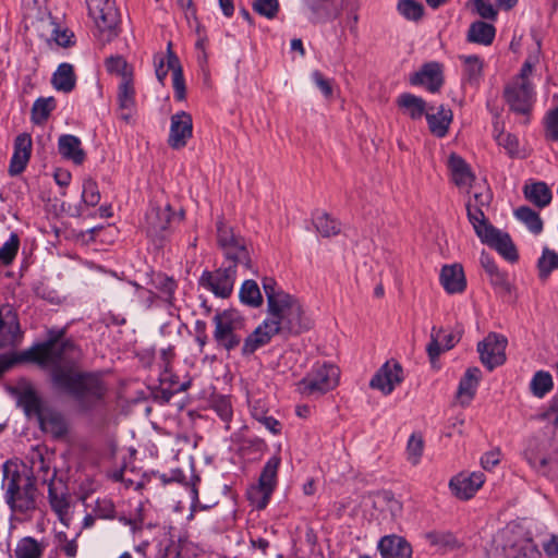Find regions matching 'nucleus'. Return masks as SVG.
<instances>
[{"mask_svg":"<svg viewBox=\"0 0 558 558\" xmlns=\"http://www.w3.org/2000/svg\"><path fill=\"white\" fill-rule=\"evenodd\" d=\"M315 227L325 238L337 235L340 232V223L325 213L315 218Z\"/></svg>","mask_w":558,"mask_h":558,"instance_id":"49530a36","label":"nucleus"},{"mask_svg":"<svg viewBox=\"0 0 558 558\" xmlns=\"http://www.w3.org/2000/svg\"><path fill=\"white\" fill-rule=\"evenodd\" d=\"M213 322L215 324L214 339L217 344L227 351H231L241 343L239 330L242 329V318L232 311L217 313Z\"/></svg>","mask_w":558,"mask_h":558,"instance_id":"6e6552de","label":"nucleus"},{"mask_svg":"<svg viewBox=\"0 0 558 558\" xmlns=\"http://www.w3.org/2000/svg\"><path fill=\"white\" fill-rule=\"evenodd\" d=\"M412 85H423L430 93H436L442 85V70L439 63L429 62L422 66V69L410 76Z\"/></svg>","mask_w":558,"mask_h":558,"instance_id":"aec40b11","label":"nucleus"},{"mask_svg":"<svg viewBox=\"0 0 558 558\" xmlns=\"http://www.w3.org/2000/svg\"><path fill=\"white\" fill-rule=\"evenodd\" d=\"M525 457L529 463L538 472L543 474H548L549 472L558 473V444L553 445L548 453L527 449Z\"/></svg>","mask_w":558,"mask_h":558,"instance_id":"b1692460","label":"nucleus"},{"mask_svg":"<svg viewBox=\"0 0 558 558\" xmlns=\"http://www.w3.org/2000/svg\"><path fill=\"white\" fill-rule=\"evenodd\" d=\"M403 380V371L398 362H386L373 376L369 386L385 395L393 391Z\"/></svg>","mask_w":558,"mask_h":558,"instance_id":"2eb2a0df","label":"nucleus"},{"mask_svg":"<svg viewBox=\"0 0 558 558\" xmlns=\"http://www.w3.org/2000/svg\"><path fill=\"white\" fill-rule=\"evenodd\" d=\"M546 132L549 140H558V107L550 110L546 117Z\"/></svg>","mask_w":558,"mask_h":558,"instance_id":"69168bd1","label":"nucleus"},{"mask_svg":"<svg viewBox=\"0 0 558 558\" xmlns=\"http://www.w3.org/2000/svg\"><path fill=\"white\" fill-rule=\"evenodd\" d=\"M280 463V457L272 456L263 468L258 485L248 492L250 499L257 509H264L268 505L271 494L277 485V473Z\"/></svg>","mask_w":558,"mask_h":558,"instance_id":"1a4fd4ad","label":"nucleus"},{"mask_svg":"<svg viewBox=\"0 0 558 558\" xmlns=\"http://www.w3.org/2000/svg\"><path fill=\"white\" fill-rule=\"evenodd\" d=\"M466 211L469 221L483 243L495 248L509 262H515L518 259V253L510 236L488 222L482 207L473 205L472 201H469Z\"/></svg>","mask_w":558,"mask_h":558,"instance_id":"20e7f679","label":"nucleus"},{"mask_svg":"<svg viewBox=\"0 0 558 558\" xmlns=\"http://www.w3.org/2000/svg\"><path fill=\"white\" fill-rule=\"evenodd\" d=\"M193 135L192 116L180 111L171 117L168 144L173 149H181L186 146Z\"/></svg>","mask_w":558,"mask_h":558,"instance_id":"dca6fc26","label":"nucleus"},{"mask_svg":"<svg viewBox=\"0 0 558 558\" xmlns=\"http://www.w3.org/2000/svg\"><path fill=\"white\" fill-rule=\"evenodd\" d=\"M426 538L430 545L444 551L454 549L459 546L458 539L450 532H429L426 534Z\"/></svg>","mask_w":558,"mask_h":558,"instance_id":"37998d69","label":"nucleus"},{"mask_svg":"<svg viewBox=\"0 0 558 558\" xmlns=\"http://www.w3.org/2000/svg\"><path fill=\"white\" fill-rule=\"evenodd\" d=\"M213 408L222 421L228 422L232 417V405L228 398L219 397L214 400Z\"/></svg>","mask_w":558,"mask_h":558,"instance_id":"052dcab7","label":"nucleus"},{"mask_svg":"<svg viewBox=\"0 0 558 558\" xmlns=\"http://www.w3.org/2000/svg\"><path fill=\"white\" fill-rule=\"evenodd\" d=\"M54 108L56 100L53 97L38 98L32 107V121L35 124L44 123Z\"/></svg>","mask_w":558,"mask_h":558,"instance_id":"a19ab883","label":"nucleus"},{"mask_svg":"<svg viewBox=\"0 0 558 558\" xmlns=\"http://www.w3.org/2000/svg\"><path fill=\"white\" fill-rule=\"evenodd\" d=\"M397 105L404 114L409 116L413 120H418L423 116L426 117V113L428 112L425 100L410 93L399 95L397 98Z\"/></svg>","mask_w":558,"mask_h":558,"instance_id":"c756f323","label":"nucleus"},{"mask_svg":"<svg viewBox=\"0 0 558 558\" xmlns=\"http://www.w3.org/2000/svg\"><path fill=\"white\" fill-rule=\"evenodd\" d=\"M120 118L129 122L135 110V89L131 75H124L118 87Z\"/></svg>","mask_w":558,"mask_h":558,"instance_id":"4be33fe9","label":"nucleus"},{"mask_svg":"<svg viewBox=\"0 0 558 558\" xmlns=\"http://www.w3.org/2000/svg\"><path fill=\"white\" fill-rule=\"evenodd\" d=\"M52 86L63 93H70L74 89L76 84V76L74 68L70 63H61L51 78Z\"/></svg>","mask_w":558,"mask_h":558,"instance_id":"2f4dec72","label":"nucleus"},{"mask_svg":"<svg viewBox=\"0 0 558 558\" xmlns=\"http://www.w3.org/2000/svg\"><path fill=\"white\" fill-rule=\"evenodd\" d=\"M32 153V137L28 133L19 134L14 141V151L9 166L10 175L14 177L24 171Z\"/></svg>","mask_w":558,"mask_h":558,"instance_id":"6ab92c4d","label":"nucleus"},{"mask_svg":"<svg viewBox=\"0 0 558 558\" xmlns=\"http://www.w3.org/2000/svg\"><path fill=\"white\" fill-rule=\"evenodd\" d=\"M20 247V239L16 233H11L9 240L0 247V262L9 265L15 258Z\"/></svg>","mask_w":558,"mask_h":558,"instance_id":"603ef678","label":"nucleus"},{"mask_svg":"<svg viewBox=\"0 0 558 558\" xmlns=\"http://www.w3.org/2000/svg\"><path fill=\"white\" fill-rule=\"evenodd\" d=\"M17 402L28 416L35 415L38 418L46 410V408L43 407L40 397L32 388L24 389L20 393Z\"/></svg>","mask_w":558,"mask_h":558,"instance_id":"c9c22d12","label":"nucleus"},{"mask_svg":"<svg viewBox=\"0 0 558 558\" xmlns=\"http://www.w3.org/2000/svg\"><path fill=\"white\" fill-rule=\"evenodd\" d=\"M558 268V253L545 248L538 260L539 277L546 279L551 270Z\"/></svg>","mask_w":558,"mask_h":558,"instance_id":"3c124183","label":"nucleus"},{"mask_svg":"<svg viewBox=\"0 0 558 558\" xmlns=\"http://www.w3.org/2000/svg\"><path fill=\"white\" fill-rule=\"evenodd\" d=\"M217 239L226 258L230 262V265L234 266V269L239 265L246 269L251 268V258L245 240L235 234L223 221L217 223Z\"/></svg>","mask_w":558,"mask_h":558,"instance_id":"0eeeda50","label":"nucleus"},{"mask_svg":"<svg viewBox=\"0 0 558 558\" xmlns=\"http://www.w3.org/2000/svg\"><path fill=\"white\" fill-rule=\"evenodd\" d=\"M49 26L52 28L51 37L58 46L66 48L73 45V32L66 28L61 29L53 21H49Z\"/></svg>","mask_w":558,"mask_h":558,"instance_id":"4d7b16f0","label":"nucleus"},{"mask_svg":"<svg viewBox=\"0 0 558 558\" xmlns=\"http://www.w3.org/2000/svg\"><path fill=\"white\" fill-rule=\"evenodd\" d=\"M449 168L452 180L459 187L470 186L474 181L473 173L460 156L452 154L449 157Z\"/></svg>","mask_w":558,"mask_h":558,"instance_id":"72a5a7b5","label":"nucleus"},{"mask_svg":"<svg viewBox=\"0 0 558 558\" xmlns=\"http://www.w3.org/2000/svg\"><path fill=\"white\" fill-rule=\"evenodd\" d=\"M39 426L45 433L51 434L59 438L66 434L68 424L62 413L46 409L38 417Z\"/></svg>","mask_w":558,"mask_h":558,"instance_id":"cd10ccee","label":"nucleus"},{"mask_svg":"<svg viewBox=\"0 0 558 558\" xmlns=\"http://www.w3.org/2000/svg\"><path fill=\"white\" fill-rule=\"evenodd\" d=\"M312 80L313 82L315 83V85L317 86V88H319V90L323 93V95L326 97V98H329L332 96V85H331V81L326 78L322 72L319 71H313L312 73Z\"/></svg>","mask_w":558,"mask_h":558,"instance_id":"0e129e2a","label":"nucleus"},{"mask_svg":"<svg viewBox=\"0 0 558 558\" xmlns=\"http://www.w3.org/2000/svg\"><path fill=\"white\" fill-rule=\"evenodd\" d=\"M48 498L51 509L61 523L69 526L71 521L69 494L65 484L61 480H56V472L49 480Z\"/></svg>","mask_w":558,"mask_h":558,"instance_id":"ddd939ff","label":"nucleus"},{"mask_svg":"<svg viewBox=\"0 0 558 558\" xmlns=\"http://www.w3.org/2000/svg\"><path fill=\"white\" fill-rule=\"evenodd\" d=\"M424 450V440L421 435L412 434L407 444V459L412 465H417Z\"/></svg>","mask_w":558,"mask_h":558,"instance_id":"de8ad7c7","label":"nucleus"},{"mask_svg":"<svg viewBox=\"0 0 558 558\" xmlns=\"http://www.w3.org/2000/svg\"><path fill=\"white\" fill-rule=\"evenodd\" d=\"M76 351L71 340L48 339L26 350L22 359L48 368L53 388L70 397L82 411H90L104 402L108 386L100 373L76 366Z\"/></svg>","mask_w":558,"mask_h":558,"instance_id":"f257e3e1","label":"nucleus"},{"mask_svg":"<svg viewBox=\"0 0 558 558\" xmlns=\"http://www.w3.org/2000/svg\"><path fill=\"white\" fill-rule=\"evenodd\" d=\"M440 282L448 293H461L464 291L466 282L461 265H446L440 271Z\"/></svg>","mask_w":558,"mask_h":558,"instance_id":"a878e982","label":"nucleus"},{"mask_svg":"<svg viewBox=\"0 0 558 558\" xmlns=\"http://www.w3.org/2000/svg\"><path fill=\"white\" fill-rule=\"evenodd\" d=\"M2 488L4 499L16 515H31L37 508V488L35 481L27 473L20 471L11 462L3 464Z\"/></svg>","mask_w":558,"mask_h":558,"instance_id":"7ed1b4c3","label":"nucleus"},{"mask_svg":"<svg viewBox=\"0 0 558 558\" xmlns=\"http://www.w3.org/2000/svg\"><path fill=\"white\" fill-rule=\"evenodd\" d=\"M432 110L433 108L429 107L425 117L428 129L433 135L444 137L448 133L449 126L452 122V111L450 108H446L445 106L438 107L435 113L430 112Z\"/></svg>","mask_w":558,"mask_h":558,"instance_id":"bb28decb","label":"nucleus"},{"mask_svg":"<svg viewBox=\"0 0 558 558\" xmlns=\"http://www.w3.org/2000/svg\"><path fill=\"white\" fill-rule=\"evenodd\" d=\"M377 548L383 558H411V545L400 536H384L378 542Z\"/></svg>","mask_w":558,"mask_h":558,"instance_id":"5701e85b","label":"nucleus"},{"mask_svg":"<svg viewBox=\"0 0 558 558\" xmlns=\"http://www.w3.org/2000/svg\"><path fill=\"white\" fill-rule=\"evenodd\" d=\"M168 66L172 71V85L174 89V97L178 100L185 99V83L183 77L182 68L180 65L179 59L175 54H168Z\"/></svg>","mask_w":558,"mask_h":558,"instance_id":"58836bf2","label":"nucleus"},{"mask_svg":"<svg viewBox=\"0 0 558 558\" xmlns=\"http://www.w3.org/2000/svg\"><path fill=\"white\" fill-rule=\"evenodd\" d=\"M93 513H95L98 519L102 520H113L117 518L116 506L113 501L107 497L96 500Z\"/></svg>","mask_w":558,"mask_h":558,"instance_id":"864d4df0","label":"nucleus"},{"mask_svg":"<svg viewBox=\"0 0 558 558\" xmlns=\"http://www.w3.org/2000/svg\"><path fill=\"white\" fill-rule=\"evenodd\" d=\"M480 377V368L471 367L466 369L464 376L460 379L457 391V399L462 405H468L474 398Z\"/></svg>","mask_w":558,"mask_h":558,"instance_id":"c85d7f7f","label":"nucleus"},{"mask_svg":"<svg viewBox=\"0 0 558 558\" xmlns=\"http://www.w3.org/2000/svg\"><path fill=\"white\" fill-rule=\"evenodd\" d=\"M240 300L252 307L263 303V296L257 283L254 280H245L240 289Z\"/></svg>","mask_w":558,"mask_h":558,"instance_id":"79ce46f5","label":"nucleus"},{"mask_svg":"<svg viewBox=\"0 0 558 558\" xmlns=\"http://www.w3.org/2000/svg\"><path fill=\"white\" fill-rule=\"evenodd\" d=\"M464 72L468 75L469 81L476 82L481 74L483 64L476 56L464 57Z\"/></svg>","mask_w":558,"mask_h":558,"instance_id":"13d9d810","label":"nucleus"},{"mask_svg":"<svg viewBox=\"0 0 558 558\" xmlns=\"http://www.w3.org/2000/svg\"><path fill=\"white\" fill-rule=\"evenodd\" d=\"M339 368L332 363L316 362L298 383V390L307 397L322 396L338 385Z\"/></svg>","mask_w":558,"mask_h":558,"instance_id":"39448f33","label":"nucleus"},{"mask_svg":"<svg viewBox=\"0 0 558 558\" xmlns=\"http://www.w3.org/2000/svg\"><path fill=\"white\" fill-rule=\"evenodd\" d=\"M21 338L17 314L10 306L0 307V349L15 347Z\"/></svg>","mask_w":558,"mask_h":558,"instance_id":"4468645a","label":"nucleus"},{"mask_svg":"<svg viewBox=\"0 0 558 558\" xmlns=\"http://www.w3.org/2000/svg\"><path fill=\"white\" fill-rule=\"evenodd\" d=\"M155 287L162 293L163 299L171 303L177 284L173 279L167 276H157L155 280Z\"/></svg>","mask_w":558,"mask_h":558,"instance_id":"bf43d9fd","label":"nucleus"},{"mask_svg":"<svg viewBox=\"0 0 558 558\" xmlns=\"http://www.w3.org/2000/svg\"><path fill=\"white\" fill-rule=\"evenodd\" d=\"M100 192L98 189V184L92 178H86L83 181V190H82V201L87 206H96L100 202Z\"/></svg>","mask_w":558,"mask_h":558,"instance_id":"09e8293b","label":"nucleus"},{"mask_svg":"<svg viewBox=\"0 0 558 558\" xmlns=\"http://www.w3.org/2000/svg\"><path fill=\"white\" fill-rule=\"evenodd\" d=\"M474 7L477 14L483 19L495 20L497 17V10L489 0H474Z\"/></svg>","mask_w":558,"mask_h":558,"instance_id":"e2e57ef3","label":"nucleus"},{"mask_svg":"<svg viewBox=\"0 0 558 558\" xmlns=\"http://www.w3.org/2000/svg\"><path fill=\"white\" fill-rule=\"evenodd\" d=\"M235 274L236 269H234L232 265L221 267L215 271L206 270L199 278V286L210 291L216 296L226 299L229 298L233 291Z\"/></svg>","mask_w":558,"mask_h":558,"instance_id":"9d476101","label":"nucleus"},{"mask_svg":"<svg viewBox=\"0 0 558 558\" xmlns=\"http://www.w3.org/2000/svg\"><path fill=\"white\" fill-rule=\"evenodd\" d=\"M524 195L531 203L541 208L547 206L551 201V192L544 182L525 185Z\"/></svg>","mask_w":558,"mask_h":558,"instance_id":"4c0bfd02","label":"nucleus"},{"mask_svg":"<svg viewBox=\"0 0 558 558\" xmlns=\"http://www.w3.org/2000/svg\"><path fill=\"white\" fill-rule=\"evenodd\" d=\"M74 538H68V535L64 532H58L56 534V544L57 548L63 553L68 558H75L77 556L78 551V544L76 541V537Z\"/></svg>","mask_w":558,"mask_h":558,"instance_id":"8fccbe9b","label":"nucleus"},{"mask_svg":"<svg viewBox=\"0 0 558 558\" xmlns=\"http://www.w3.org/2000/svg\"><path fill=\"white\" fill-rule=\"evenodd\" d=\"M515 217L526 225L529 230L538 234L543 229V222L537 213L526 206L519 207L515 210Z\"/></svg>","mask_w":558,"mask_h":558,"instance_id":"a18cd8bd","label":"nucleus"},{"mask_svg":"<svg viewBox=\"0 0 558 558\" xmlns=\"http://www.w3.org/2000/svg\"><path fill=\"white\" fill-rule=\"evenodd\" d=\"M442 332V328L437 327H433L430 330V341L426 347V351L432 363H435V361L438 359L441 352L445 351L441 341Z\"/></svg>","mask_w":558,"mask_h":558,"instance_id":"5fc2aeb1","label":"nucleus"},{"mask_svg":"<svg viewBox=\"0 0 558 558\" xmlns=\"http://www.w3.org/2000/svg\"><path fill=\"white\" fill-rule=\"evenodd\" d=\"M58 151L62 158L71 160L75 165H82L86 158L81 140L72 134H64L59 137Z\"/></svg>","mask_w":558,"mask_h":558,"instance_id":"393cba45","label":"nucleus"},{"mask_svg":"<svg viewBox=\"0 0 558 558\" xmlns=\"http://www.w3.org/2000/svg\"><path fill=\"white\" fill-rule=\"evenodd\" d=\"M504 96L512 111L526 114L533 106L535 92L531 83L512 80L505 87Z\"/></svg>","mask_w":558,"mask_h":558,"instance_id":"9b49d317","label":"nucleus"},{"mask_svg":"<svg viewBox=\"0 0 558 558\" xmlns=\"http://www.w3.org/2000/svg\"><path fill=\"white\" fill-rule=\"evenodd\" d=\"M107 69L111 73H116L121 76L131 75L128 71V63L121 57H111L107 60Z\"/></svg>","mask_w":558,"mask_h":558,"instance_id":"338daca9","label":"nucleus"},{"mask_svg":"<svg viewBox=\"0 0 558 558\" xmlns=\"http://www.w3.org/2000/svg\"><path fill=\"white\" fill-rule=\"evenodd\" d=\"M484 474L472 473L470 475L459 474L451 478L449 487L460 499H470L484 484Z\"/></svg>","mask_w":558,"mask_h":558,"instance_id":"412c9836","label":"nucleus"},{"mask_svg":"<svg viewBox=\"0 0 558 558\" xmlns=\"http://www.w3.org/2000/svg\"><path fill=\"white\" fill-rule=\"evenodd\" d=\"M263 288L267 298L266 319L250 333L242 345V354L248 356L270 342L276 335H299L311 328V320L304 315L300 302L278 289L272 278L265 277Z\"/></svg>","mask_w":558,"mask_h":558,"instance_id":"f03ea898","label":"nucleus"},{"mask_svg":"<svg viewBox=\"0 0 558 558\" xmlns=\"http://www.w3.org/2000/svg\"><path fill=\"white\" fill-rule=\"evenodd\" d=\"M508 558H541V551L530 537H519L507 548Z\"/></svg>","mask_w":558,"mask_h":558,"instance_id":"473e14b6","label":"nucleus"},{"mask_svg":"<svg viewBox=\"0 0 558 558\" xmlns=\"http://www.w3.org/2000/svg\"><path fill=\"white\" fill-rule=\"evenodd\" d=\"M397 10L408 21L417 22L423 17L424 7L415 0H400Z\"/></svg>","mask_w":558,"mask_h":558,"instance_id":"c03bdc74","label":"nucleus"},{"mask_svg":"<svg viewBox=\"0 0 558 558\" xmlns=\"http://www.w3.org/2000/svg\"><path fill=\"white\" fill-rule=\"evenodd\" d=\"M495 138L498 145L502 146L510 155H514L518 151L519 142L514 135L499 132Z\"/></svg>","mask_w":558,"mask_h":558,"instance_id":"680f3d73","label":"nucleus"},{"mask_svg":"<svg viewBox=\"0 0 558 558\" xmlns=\"http://www.w3.org/2000/svg\"><path fill=\"white\" fill-rule=\"evenodd\" d=\"M182 541L175 538L172 534V527H169L158 544V554L160 558H181Z\"/></svg>","mask_w":558,"mask_h":558,"instance_id":"e433bc0d","label":"nucleus"},{"mask_svg":"<svg viewBox=\"0 0 558 558\" xmlns=\"http://www.w3.org/2000/svg\"><path fill=\"white\" fill-rule=\"evenodd\" d=\"M496 29L492 24L483 21L472 23L468 31V40L488 46L495 38Z\"/></svg>","mask_w":558,"mask_h":558,"instance_id":"f704fd0d","label":"nucleus"},{"mask_svg":"<svg viewBox=\"0 0 558 558\" xmlns=\"http://www.w3.org/2000/svg\"><path fill=\"white\" fill-rule=\"evenodd\" d=\"M313 23H326L339 16L344 0H303Z\"/></svg>","mask_w":558,"mask_h":558,"instance_id":"f3484780","label":"nucleus"},{"mask_svg":"<svg viewBox=\"0 0 558 558\" xmlns=\"http://www.w3.org/2000/svg\"><path fill=\"white\" fill-rule=\"evenodd\" d=\"M488 276H489V281L493 287H495L496 289H499L502 292L511 291V286L508 281L507 275L505 272H502L498 269Z\"/></svg>","mask_w":558,"mask_h":558,"instance_id":"774afa93","label":"nucleus"},{"mask_svg":"<svg viewBox=\"0 0 558 558\" xmlns=\"http://www.w3.org/2000/svg\"><path fill=\"white\" fill-rule=\"evenodd\" d=\"M253 9L259 15L272 20L279 12V2L278 0H255Z\"/></svg>","mask_w":558,"mask_h":558,"instance_id":"6e6d98bb","label":"nucleus"},{"mask_svg":"<svg viewBox=\"0 0 558 558\" xmlns=\"http://www.w3.org/2000/svg\"><path fill=\"white\" fill-rule=\"evenodd\" d=\"M47 544L32 536L19 539L14 549L15 558H43Z\"/></svg>","mask_w":558,"mask_h":558,"instance_id":"7c9ffc66","label":"nucleus"},{"mask_svg":"<svg viewBox=\"0 0 558 558\" xmlns=\"http://www.w3.org/2000/svg\"><path fill=\"white\" fill-rule=\"evenodd\" d=\"M173 218L170 205L151 206L145 218L147 234L154 238H163Z\"/></svg>","mask_w":558,"mask_h":558,"instance_id":"a211bd4d","label":"nucleus"},{"mask_svg":"<svg viewBox=\"0 0 558 558\" xmlns=\"http://www.w3.org/2000/svg\"><path fill=\"white\" fill-rule=\"evenodd\" d=\"M88 10L101 41L109 43L118 36L120 14L113 0H90Z\"/></svg>","mask_w":558,"mask_h":558,"instance_id":"423d86ee","label":"nucleus"},{"mask_svg":"<svg viewBox=\"0 0 558 558\" xmlns=\"http://www.w3.org/2000/svg\"><path fill=\"white\" fill-rule=\"evenodd\" d=\"M507 339L497 333H489L483 341L477 344V351L482 363L489 369L501 365L506 361L505 350Z\"/></svg>","mask_w":558,"mask_h":558,"instance_id":"f8f14e48","label":"nucleus"},{"mask_svg":"<svg viewBox=\"0 0 558 558\" xmlns=\"http://www.w3.org/2000/svg\"><path fill=\"white\" fill-rule=\"evenodd\" d=\"M554 386L553 377L549 372L537 371L530 383V390L533 396L543 398Z\"/></svg>","mask_w":558,"mask_h":558,"instance_id":"ea45409f","label":"nucleus"}]
</instances>
